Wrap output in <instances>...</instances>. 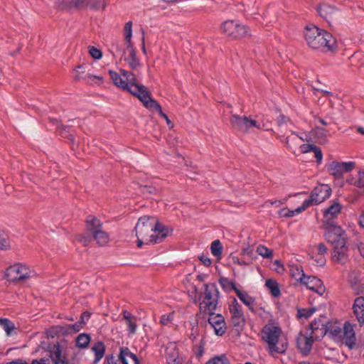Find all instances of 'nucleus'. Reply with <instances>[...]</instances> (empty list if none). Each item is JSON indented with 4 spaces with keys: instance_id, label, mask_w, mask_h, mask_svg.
Here are the masks:
<instances>
[{
    "instance_id": "nucleus-1",
    "label": "nucleus",
    "mask_w": 364,
    "mask_h": 364,
    "mask_svg": "<svg viewBox=\"0 0 364 364\" xmlns=\"http://www.w3.org/2000/svg\"><path fill=\"white\" fill-rule=\"evenodd\" d=\"M134 230L138 247H141L143 244L161 242L168 233L166 226L159 223L155 218L147 215L139 219Z\"/></svg>"
},
{
    "instance_id": "nucleus-2",
    "label": "nucleus",
    "mask_w": 364,
    "mask_h": 364,
    "mask_svg": "<svg viewBox=\"0 0 364 364\" xmlns=\"http://www.w3.org/2000/svg\"><path fill=\"white\" fill-rule=\"evenodd\" d=\"M304 36L306 44L311 49L323 53L334 52L337 50L336 39L333 36L314 25L306 26Z\"/></svg>"
},
{
    "instance_id": "nucleus-3",
    "label": "nucleus",
    "mask_w": 364,
    "mask_h": 364,
    "mask_svg": "<svg viewBox=\"0 0 364 364\" xmlns=\"http://www.w3.org/2000/svg\"><path fill=\"white\" fill-rule=\"evenodd\" d=\"M324 236L328 243L333 246L332 258L336 262H345L347 259L348 247L345 231L337 223H328L324 225Z\"/></svg>"
},
{
    "instance_id": "nucleus-4",
    "label": "nucleus",
    "mask_w": 364,
    "mask_h": 364,
    "mask_svg": "<svg viewBox=\"0 0 364 364\" xmlns=\"http://www.w3.org/2000/svg\"><path fill=\"white\" fill-rule=\"evenodd\" d=\"M281 333V328L274 324H267L262 328V339L267 343L269 353L272 355L277 353H284L286 351V346L283 344L281 346H278Z\"/></svg>"
},
{
    "instance_id": "nucleus-5",
    "label": "nucleus",
    "mask_w": 364,
    "mask_h": 364,
    "mask_svg": "<svg viewBox=\"0 0 364 364\" xmlns=\"http://www.w3.org/2000/svg\"><path fill=\"white\" fill-rule=\"evenodd\" d=\"M223 34L232 40H240L251 36L250 28L237 20H226L220 26Z\"/></svg>"
},
{
    "instance_id": "nucleus-6",
    "label": "nucleus",
    "mask_w": 364,
    "mask_h": 364,
    "mask_svg": "<svg viewBox=\"0 0 364 364\" xmlns=\"http://www.w3.org/2000/svg\"><path fill=\"white\" fill-rule=\"evenodd\" d=\"M203 287L200 309L205 314L212 313L218 306L220 292L215 284H205Z\"/></svg>"
},
{
    "instance_id": "nucleus-7",
    "label": "nucleus",
    "mask_w": 364,
    "mask_h": 364,
    "mask_svg": "<svg viewBox=\"0 0 364 364\" xmlns=\"http://www.w3.org/2000/svg\"><path fill=\"white\" fill-rule=\"evenodd\" d=\"M120 73L125 80V83L128 84V88L124 89L125 91L136 97L142 103H144V100L146 101L151 97L147 88L144 85L136 82V77L132 72L122 69Z\"/></svg>"
},
{
    "instance_id": "nucleus-8",
    "label": "nucleus",
    "mask_w": 364,
    "mask_h": 364,
    "mask_svg": "<svg viewBox=\"0 0 364 364\" xmlns=\"http://www.w3.org/2000/svg\"><path fill=\"white\" fill-rule=\"evenodd\" d=\"M106 5L104 0H70L61 6L62 9H84L93 10L105 9Z\"/></svg>"
},
{
    "instance_id": "nucleus-9",
    "label": "nucleus",
    "mask_w": 364,
    "mask_h": 364,
    "mask_svg": "<svg viewBox=\"0 0 364 364\" xmlns=\"http://www.w3.org/2000/svg\"><path fill=\"white\" fill-rule=\"evenodd\" d=\"M230 313L231 314V322L236 331L240 332L242 330L245 324V318L241 305L234 299L232 304L229 306Z\"/></svg>"
},
{
    "instance_id": "nucleus-10",
    "label": "nucleus",
    "mask_w": 364,
    "mask_h": 364,
    "mask_svg": "<svg viewBox=\"0 0 364 364\" xmlns=\"http://www.w3.org/2000/svg\"><path fill=\"white\" fill-rule=\"evenodd\" d=\"M331 194V188L326 184L316 186L311 191L309 198L304 200L307 202L308 208L310 205H318L328 198Z\"/></svg>"
},
{
    "instance_id": "nucleus-11",
    "label": "nucleus",
    "mask_w": 364,
    "mask_h": 364,
    "mask_svg": "<svg viewBox=\"0 0 364 364\" xmlns=\"http://www.w3.org/2000/svg\"><path fill=\"white\" fill-rule=\"evenodd\" d=\"M31 272L26 265L16 264L7 269L6 276L10 281L23 282L31 276Z\"/></svg>"
},
{
    "instance_id": "nucleus-12",
    "label": "nucleus",
    "mask_w": 364,
    "mask_h": 364,
    "mask_svg": "<svg viewBox=\"0 0 364 364\" xmlns=\"http://www.w3.org/2000/svg\"><path fill=\"white\" fill-rule=\"evenodd\" d=\"M355 166L354 161L338 162L333 161L327 166V171L334 178H342L345 173L351 171Z\"/></svg>"
},
{
    "instance_id": "nucleus-13",
    "label": "nucleus",
    "mask_w": 364,
    "mask_h": 364,
    "mask_svg": "<svg viewBox=\"0 0 364 364\" xmlns=\"http://www.w3.org/2000/svg\"><path fill=\"white\" fill-rule=\"evenodd\" d=\"M230 122L234 129L242 132H247L252 127L261 128L256 120L250 119L246 116L232 114Z\"/></svg>"
},
{
    "instance_id": "nucleus-14",
    "label": "nucleus",
    "mask_w": 364,
    "mask_h": 364,
    "mask_svg": "<svg viewBox=\"0 0 364 364\" xmlns=\"http://www.w3.org/2000/svg\"><path fill=\"white\" fill-rule=\"evenodd\" d=\"M208 323L214 329L217 336H223L227 329L225 318L220 314H215L214 311L208 313Z\"/></svg>"
},
{
    "instance_id": "nucleus-15",
    "label": "nucleus",
    "mask_w": 364,
    "mask_h": 364,
    "mask_svg": "<svg viewBox=\"0 0 364 364\" xmlns=\"http://www.w3.org/2000/svg\"><path fill=\"white\" fill-rule=\"evenodd\" d=\"M309 289H311L319 295H323L326 291V287L323 282L316 277L306 276L302 282Z\"/></svg>"
},
{
    "instance_id": "nucleus-16",
    "label": "nucleus",
    "mask_w": 364,
    "mask_h": 364,
    "mask_svg": "<svg viewBox=\"0 0 364 364\" xmlns=\"http://www.w3.org/2000/svg\"><path fill=\"white\" fill-rule=\"evenodd\" d=\"M342 210V205L339 203L334 202L323 211L324 225L328 223H336L334 219L338 217Z\"/></svg>"
},
{
    "instance_id": "nucleus-17",
    "label": "nucleus",
    "mask_w": 364,
    "mask_h": 364,
    "mask_svg": "<svg viewBox=\"0 0 364 364\" xmlns=\"http://www.w3.org/2000/svg\"><path fill=\"white\" fill-rule=\"evenodd\" d=\"M76 75L74 77L75 80H83L88 84H92L95 80H98L100 82L103 80V77L97 76L90 73H86V67L85 65H79L75 68Z\"/></svg>"
},
{
    "instance_id": "nucleus-18",
    "label": "nucleus",
    "mask_w": 364,
    "mask_h": 364,
    "mask_svg": "<svg viewBox=\"0 0 364 364\" xmlns=\"http://www.w3.org/2000/svg\"><path fill=\"white\" fill-rule=\"evenodd\" d=\"M343 342L350 349H353L355 346V336L353 326L348 323H346L343 326Z\"/></svg>"
},
{
    "instance_id": "nucleus-19",
    "label": "nucleus",
    "mask_w": 364,
    "mask_h": 364,
    "mask_svg": "<svg viewBox=\"0 0 364 364\" xmlns=\"http://www.w3.org/2000/svg\"><path fill=\"white\" fill-rule=\"evenodd\" d=\"M313 337L312 335L306 336L301 334L297 338V346L303 354L308 355L311 350L312 345L314 341Z\"/></svg>"
},
{
    "instance_id": "nucleus-20",
    "label": "nucleus",
    "mask_w": 364,
    "mask_h": 364,
    "mask_svg": "<svg viewBox=\"0 0 364 364\" xmlns=\"http://www.w3.org/2000/svg\"><path fill=\"white\" fill-rule=\"evenodd\" d=\"M144 106L147 108V109H155L156 110L159 115L164 118L168 126L170 127H173V124L171 122V121L169 119L168 117L167 116L166 114H165L163 111H162V109H161V105L158 103L157 101H156L155 100H154L151 96L147 99L146 101L144 100Z\"/></svg>"
},
{
    "instance_id": "nucleus-21",
    "label": "nucleus",
    "mask_w": 364,
    "mask_h": 364,
    "mask_svg": "<svg viewBox=\"0 0 364 364\" xmlns=\"http://www.w3.org/2000/svg\"><path fill=\"white\" fill-rule=\"evenodd\" d=\"M353 313L360 325L364 323V297L359 296L354 301L353 306Z\"/></svg>"
},
{
    "instance_id": "nucleus-22",
    "label": "nucleus",
    "mask_w": 364,
    "mask_h": 364,
    "mask_svg": "<svg viewBox=\"0 0 364 364\" xmlns=\"http://www.w3.org/2000/svg\"><path fill=\"white\" fill-rule=\"evenodd\" d=\"M85 228L91 235L102 228V223L95 215H89L85 220Z\"/></svg>"
},
{
    "instance_id": "nucleus-23",
    "label": "nucleus",
    "mask_w": 364,
    "mask_h": 364,
    "mask_svg": "<svg viewBox=\"0 0 364 364\" xmlns=\"http://www.w3.org/2000/svg\"><path fill=\"white\" fill-rule=\"evenodd\" d=\"M318 13L320 16L330 22L333 18V16L337 12V9L327 4H321L317 9Z\"/></svg>"
},
{
    "instance_id": "nucleus-24",
    "label": "nucleus",
    "mask_w": 364,
    "mask_h": 364,
    "mask_svg": "<svg viewBox=\"0 0 364 364\" xmlns=\"http://www.w3.org/2000/svg\"><path fill=\"white\" fill-rule=\"evenodd\" d=\"M122 315L123 318L126 321V323L128 326L127 331L129 334H135L137 328V318L127 310H123Z\"/></svg>"
},
{
    "instance_id": "nucleus-25",
    "label": "nucleus",
    "mask_w": 364,
    "mask_h": 364,
    "mask_svg": "<svg viewBox=\"0 0 364 364\" xmlns=\"http://www.w3.org/2000/svg\"><path fill=\"white\" fill-rule=\"evenodd\" d=\"M126 48L129 53V55L127 57H124V60L132 70H136L141 66V63L139 58L136 57L135 48L133 45H131L130 47H126Z\"/></svg>"
},
{
    "instance_id": "nucleus-26",
    "label": "nucleus",
    "mask_w": 364,
    "mask_h": 364,
    "mask_svg": "<svg viewBox=\"0 0 364 364\" xmlns=\"http://www.w3.org/2000/svg\"><path fill=\"white\" fill-rule=\"evenodd\" d=\"M91 350L95 354L93 364H97L104 357L106 347L102 341H97L91 347Z\"/></svg>"
},
{
    "instance_id": "nucleus-27",
    "label": "nucleus",
    "mask_w": 364,
    "mask_h": 364,
    "mask_svg": "<svg viewBox=\"0 0 364 364\" xmlns=\"http://www.w3.org/2000/svg\"><path fill=\"white\" fill-rule=\"evenodd\" d=\"M235 294H237V296H238V298L240 299V300L245 305L248 307V309L254 312L255 311V308H254V306H255V298L250 296L247 292L246 291H240L239 289H235Z\"/></svg>"
},
{
    "instance_id": "nucleus-28",
    "label": "nucleus",
    "mask_w": 364,
    "mask_h": 364,
    "mask_svg": "<svg viewBox=\"0 0 364 364\" xmlns=\"http://www.w3.org/2000/svg\"><path fill=\"white\" fill-rule=\"evenodd\" d=\"M299 140L304 141V139L296 132H291V135L287 136L284 139V142L287 149L294 153V149L299 146Z\"/></svg>"
},
{
    "instance_id": "nucleus-29",
    "label": "nucleus",
    "mask_w": 364,
    "mask_h": 364,
    "mask_svg": "<svg viewBox=\"0 0 364 364\" xmlns=\"http://www.w3.org/2000/svg\"><path fill=\"white\" fill-rule=\"evenodd\" d=\"M308 208V203L307 202H303L301 205L298 207L297 208L294 210H289L287 208H283L280 210L279 215L282 217L285 218H291L294 215L301 213L302 211H304Z\"/></svg>"
},
{
    "instance_id": "nucleus-30",
    "label": "nucleus",
    "mask_w": 364,
    "mask_h": 364,
    "mask_svg": "<svg viewBox=\"0 0 364 364\" xmlns=\"http://www.w3.org/2000/svg\"><path fill=\"white\" fill-rule=\"evenodd\" d=\"M289 271L291 277L299 282L301 284L306 277L304 273L302 267L300 265H291Z\"/></svg>"
},
{
    "instance_id": "nucleus-31",
    "label": "nucleus",
    "mask_w": 364,
    "mask_h": 364,
    "mask_svg": "<svg viewBox=\"0 0 364 364\" xmlns=\"http://www.w3.org/2000/svg\"><path fill=\"white\" fill-rule=\"evenodd\" d=\"M109 74L110 76V78L112 80L113 83L117 86L118 87H120L123 90L124 89L128 88V84L125 83V80L123 78V76L122 77L120 75H119L117 72L113 70H109Z\"/></svg>"
},
{
    "instance_id": "nucleus-32",
    "label": "nucleus",
    "mask_w": 364,
    "mask_h": 364,
    "mask_svg": "<svg viewBox=\"0 0 364 364\" xmlns=\"http://www.w3.org/2000/svg\"><path fill=\"white\" fill-rule=\"evenodd\" d=\"M265 286L269 290L274 297H278L281 294L280 289L276 280L269 279L266 280Z\"/></svg>"
},
{
    "instance_id": "nucleus-33",
    "label": "nucleus",
    "mask_w": 364,
    "mask_h": 364,
    "mask_svg": "<svg viewBox=\"0 0 364 364\" xmlns=\"http://www.w3.org/2000/svg\"><path fill=\"white\" fill-rule=\"evenodd\" d=\"M93 238L96 240L97 244L102 246L106 245L109 240V237L107 232L104 231L102 228L97 232H95L93 235H92Z\"/></svg>"
},
{
    "instance_id": "nucleus-34",
    "label": "nucleus",
    "mask_w": 364,
    "mask_h": 364,
    "mask_svg": "<svg viewBox=\"0 0 364 364\" xmlns=\"http://www.w3.org/2000/svg\"><path fill=\"white\" fill-rule=\"evenodd\" d=\"M124 35L125 41V46L130 47L133 45L132 43V22L131 21L127 22L124 27Z\"/></svg>"
},
{
    "instance_id": "nucleus-35",
    "label": "nucleus",
    "mask_w": 364,
    "mask_h": 364,
    "mask_svg": "<svg viewBox=\"0 0 364 364\" xmlns=\"http://www.w3.org/2000/svg\"><path fill=\"white\" fill-rule=\"evenodd\" d=\"M90 336L87 333H80L76 338V346L80 348H85L90 342Z\"/></svg>"
},
{
    "instance_id": "nucleus-36",
    "label": "nucleus",
    "mask_w": 364,
    "mask_h": 364,
    "mask_svg": "<svg viewBox=\"0 0 364 364\" xmlns=\"http://www.w3.org/2000/svg\"><path fill=\"white\" fill-rule=\"evenodd\" d=\"M219 283L222 288L225 291L232 289L235 292V289H238V288L235 285V282L232 280H230L226 277H220L219 279Z\"/></svg>"
},
{
    "instance_id": "nucleus-37",
    "label": "nucleus",
    "mask_w": 364,
    "mask_h": 364,
    "mask_svg": "<svg viewBox=\"0 0 364 364\" xmlns=\"http://www.w3.org/2000/svg\"><path fill=\"white\" fill-rule=\"evenodd\" d=\"M320 326H322V328L320 329L321 331V336L323 337L326 333V328L323 327V324L321 323L320 320L316 321L314 320L312 321L310 324V328L311 330V335L313 336H315L316 338L318 337V336L316 334V332L319 329Z\"/></svg>"
},
{
    "instance_id": "nucleus-38",
    "label": "nucleus",
    "mask_w": 364,
    "mask_h": 364,
    "mask_svg": "<svg viewBox=\"0 0 364 364\" xmlns=\"http://www.w3.org/2000/svg\"><path fill=\"white\" fill-rule=\"evenodd\" d=\"M0 326L6 331L7 336H11L12 331L15 329L14 323L8 318H0Z\"/></svg>"
},
{
    "instance_id": "nucleus-39",
    "label": "nucleus",
    "mask_w": 364,
    "mask_h": 364,
    "mask_svg": "<svg viewBox=\"0 0 364 364\" xmlns=\"http://www.w3.org/2000/svg\"><path fill=\"white\" fill-rule=\"evenodd\" d=\"M358 179L353 178L348 179V183L364 190V171H359Z\"/></svg>"
},
{
    "instance_id": "nucleus-40",
    "label": "nucleus",
    "mask_w": 364,
    "mask_h": 364,
    "mask_svg": "<svg viewBox=\"0 0 364 364\" xmlns=\"http://www.w3.org/2000/svg\"><path fill=\"white\" fill-rule=\"evenodd\" d=\"M316 249L319 258L316 259V261L320 266H322L325 263V259L323 256L327 252V248L323 243H319L316 247Z\"/></svg>"
},
{
    "instance_id": "nucleus-41",
    "label": "nucleus",
    "mask_w": 364,
    "mask_h": 364,
    "mask_svg": "<svg viewBox=\"0 0 364 364\" xmlns=\"http://www.w3.org/2000/svg\"><path fill=\"white\" fill-rule=\"evenodd\" d=\"M257 252L264 258L271 259L273 257V250L267 248L263 245L257 246Z\"/></svg>"
},
{
    "instance_id": "nucleus-42",
    "label": "nucleus",
    "mask_w": 364,
    "mask_h": 364,
    "mask_svg": "<svg viewBox=\"0 0 364 364\" xmlns=\"http://www.w3.org/2000/svg\"><path fill=\"white\" fill-rule=\"evenodd\" d=\"M211 253L213 256L220 257L223 252V245L219 240H214L210 246Z\"/></svg>"
},
{
    "instance_id": "nucleus-43",
    "label": "nucleus",
    "mask_w": 364,
    "mask_h": 364,
    "mask_svg": "<svg viewBox=\"0 0 364 364\" xmlns=\"http://www.w3.org/2000/svg\"><path fill=\"white\" fill-rule=\"evenodd\" d=\"M11 248L8 236L3 232H0V250H7Z\"/></svg>"
},
{
    "instance_id": "nucleus-44",
    "label": "nucleus",
    "mask_w": 364,
    "mask_h": 364,
    "mask_svg": "<svg viewBox=\"0 0 364 364\" xmlns=\"http://www.w3.org/2000/svg\"><path fill=\"white\" fill-rule=\"evenodd\" d=\"M316 311L315 308L299 309L297 311V316L299 318H309Z\"/></svg>"
},
{
    "instance_id": "nucleus-45",
    "label": "nucleus",
    "mask_w": 364,
    "mask_h": 364,
    "mask_svg": "<svg viewBox=\"0 0 364 364\" xmlns=\"http://www.w3.org/2000/svg\"><path fill=\"white\" fill-rule=\"evenodd\" d=\"M51 358L55 364H65V360L62 357L61 350L59 348L53 353Z\"/></svg>"
},
{
    "instance_id": "nucleus-46",
    "label": "nucleus",
    "mask_w": 364,
    "mask_h": 364,
    "mask_svg": "<svg viewBox=\"0 0 364 364\" xmlns=\"http://www.w3.org/2000/svg\"><path fill=\"white\" fill-rule=\"evenodd\" d=\"M140 192L146 196L149 194H156L157 193V189L152 186H139Z\"/></svg>"
},
{
    "instance_id": "nucleus-47",
    "label": "nucleus",
    "mask_w": 364,
    "mask_h": 364,
    "mask_svg": "<svg viewBox=\"0 0 364 364\" xmlns=\"http://www.w3.org/2000/svg\"><path fill=\"white\" fill-rule=\"evenodd\" d=\"M206 364H229L225 355L217 356L210 360Z\"/></svg>"
},
{
    "instance_id": "nucleus-48",
    "label": "nucleus",
    "mask_w": 364,
    "mask_h": 364,
    "mask_svg": "<svg viewBox=\"0 0 364 364\" xmlns=\"http://www.w3.org/2000/svg\"><path fill=\"white\" fill-rule=\"evenodd\" d=\"M89 53L94 59L96 60L100 59L102 56L101 50L94 46L89 47Z\"/></svg>"
},
{
    "instance_id": "nucleus-49",
    "label": "nucleus",
    "mask_w": 364,
    "mask_h": 364,
    "mask_svg": "<svg viewBox=\"0 0 364 364\" xmlns=\"http://www.w3.org/2000/svg\"><path fill=\"white\" fill-rule=\"evenodd\" d=\"M134 353H132L127 347H124L120 348V353L119 355V360H127L126 357L129 356L132 358V355Z\"/></svg>"
},
{
    "instance_id": "nucleus-50",
    "label": "nucleus",
    "mask_w": 364,
    "mask_h": 364,
    "mask_svg": "<svg viewBox=\"0 0 364 364\" xmlns=\"http://www.w3.org/2000/svg\"><path fill=\"white\" fill-rule=\"evenodd\" d=\"M312 152L314 153L315 158L318 164H320L323 159V153L320 147L315 145Z\"/></svg>"
},
{
    "instance_id": "nucleus-51",
    "label": "nucleus",
    "mask_w": 364,
    "mask_h": 364,
    "mask_svg": "<svg viewBox=\"0 0 364 364\" xmlns=\"http://www.w3.org/2000/svg\"><path fill=\"white\" fill-rule=\"evenodd\" d=\"M67 129H69V127L63 126V124H60V126L58 127V131L60 132V134L73 140V136L72 134H67L69 132V131H67Z\"/></svg>"
},
{
    "instance_id": "nucleus-52",
    "label": "nucleus",
    "mask_w": 364,
    "mask_h": 364,
    "mask_svg": "<svg viewBox=\"0 0 364 364\" xmlns=\"http://www.w3.org/2000/svg\"><path fill=\"white\" fill-rule=\"evenodd\" d=\"M173 320V315L171 314H164L161 316L160 318V323L162 325H168Z\"/></svg>"
},
{
    "instance_id": "nucleus-53",
    "label": "nucleus",
    "mask_w": 364,
    "mask_h": 364,
    "mask_svg": "<svg viewBox=\"0 0 364 364\" xmlns=\"http://www.w3.org/2000/svg\"><path fill=\"white\" fill-rule=\"evenodd\" d=\"M314 146H315V144H301L299 146V148H300L301 153L306 154V153L312 151L314 149Z\"/></svg>"
},
{
    "instance_id": "nucleus-54",
    "label": "nucleus",
    "mask_w": 364,
    "mask_h": 364,
    "mask_svg": "<svg viewBox=\"0 0 364 364\" xmlns=\"http://www.w3.org/2000/svg\"><path fill=\"white\" fill-rule=\"evenodd\" d=\"M112 47H114L115 48L116 54L117 55L120 56L121 58H122L125 55L126 51H127V48L126 49H123L122 48V46L119 45L118 43H114L112 45Z\"/></svg>"
},
{
    "instance_id": "nucleus-55",
    "label": "nucleus",
    "mask_w": 364,
    "mask_h": 364,
    "mask_svg": "<svg viewBox=\"0 0 364 364\" xmlns=\"http://www.w3.org/2000/svg\"><path fill=\"white\" fill-rule=\"evenodd\" d=\"M204 342L203 340L200 341L199 346L197 347L195 354L197 357H200L204 353Z\"/></svg>"
},
{
    "instance_id": "nucleus-56",
    "label": "nucleus",
    "mask_w": 364,
    "mask_h": 364,
    "mask_svg": "<svg viewBox=\"0 0 364 364\" xmlns=\"http://www.w3.org/2000/svg\"><path fill=\"white\" fill-rule=\"evenodd\" d=\"M198 259L203 262L206 267H209L212 262L211 259L205 255H202L198 257Z\"/></svg>"
},
{
    "instance_id": "nucleus-57",
    "label": "nucleus",
    "mask_w": 364,
    "mask_h": 364,
    "mask_svg": "<svg viewBox=\"0 0 364 364\" xmlns=\"http://www.w3.org/2000/svg\"><path fill=\"white\" fill-rule=\"evenodd\" d=\"M104 363L105 364H119L118 360L115 359L112 354L107 355Z\"/></svg>"
},
{
    "instance_id": "nucleus-58",
    "label": "nucleus",
    "mask_w": 364,
    "mask_h": 364,
    "mask_svg": "<svg viewBox=\"0 0 364 364\" xmlns=\"http://www.w3.org/2000/svg\"><path fill=\"white\" fill-rule=\"evenodd\" d=\"M343 331L339 327H336L334 328L331 329L330 333L334 337H341Z\"/></svg>"
},
{
    "instance_id": "nucleus-59",
    "label": "nucleus",
    "mask_w": 364,
    "mask_h": 364,
    "mask_svg": "<svg viewBox=\"0 0 364 364\" xmlns=\"http://www.w3.org/2000/svg\"><path fill=\"white\" fill-rule=\"evenodd\" d=\"M82 323L78 321L73 325H70L69 328L73 329L74 332H78L82 328Z\"/></svg>"
},
{
    "instance_id": "nucleus-60",
    "label": "nucleus",
    "mask_w": 364,
    "mask_h": 364,
    "mask_svg": "<svg viewBox=\"0 0 364 364\" xmlns=\"http://www.w3.org/2000/svg\"><path fill=\"white\" fill-rule=\"evenodd\" d=\"M77 240L81 242L85 246L87 245L90 242V239L87 237H85L84 235H79L77 237Z\"/></svg>"
},
{
    "instance_id": "nucleus-61",
    "label": "nucleus",
    "mask_w": 364,
    "mask_h": 364,
    "mask_svg": "<svg viewBox=\"0 0 364 364\" xmlns=\"http://www.w3.org/2000/svg\"><path fill=\"white\" fill-rule=\"evenodd\" d=\"M90 314L88 311H84L81 314L80 321L84 324V323H85V320L88 321V319L90 318Z\"/></svg>"
},
{
    "instance_id": "nucleus-62",
    "label": "nucleus",
    "mask_w": 364,
    "mask_h": 364,
    "mask_svg": "<svg viewBox=\"0 0 364 364\" xmlns=\"http://www.w3.org/2000/svg\"><path fill=\"white\" fill-rule=\"evenodd\" d=\"M287 121H289V118L286 117L283 114H281L278 117L277 123L279 126H282L283 124H285Z\"/></svg>"
},
{
    "instance_id": "nucleus-63",
    "label": "nucleus",
    "mask_w": 364,
    "mask_h": 364,
    "mask_svg": "<svg viewBox=\"0 0 364 364\" xmlns=\"http://www.w3.org/2000/svg\"><path fill=\"white\" fill-rule=\"evenodd\" d=\"M242 255L251 257L253 254V250L250 247H247L242 250Z\"/></svg>"
},
{
    "instance_id": "nucleus-64",
    "label": "nucleus",
    "mask_w": 364,
    "mask_h": 364,
    "mask_svg": "<svg viewBox=\"0 0 364 364\" xmlns=\"http://www.w3.org/2000/svg\"><path fill=\"white\" fill-rule=\"evenodd\" d=\"M7 364H28V363L26 361L23 360L18 359V360L9 362Z\"/></svg>"
}]
</instances>
